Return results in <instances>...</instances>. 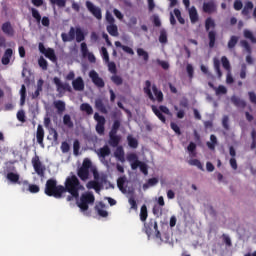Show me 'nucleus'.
<instances>
[{"mask_svg":"<svg viewBox=\"0 0 256 256\" xmlns=\"http://www.w3.org/2000/svg\"><path fill=\"white\" fill-rule=\"evenodd\" d=\"M63 189V193H70L74 199H79V192L83 191L85 187L81 184L77 176L72 175L66 178Z\"/></svg>","mask_w":256,"mask_h":256,"instance_id":"1","label":"nucleus"},{"mask_svg":"<svg viewBox=\"0 0 256 256\" xmlns=\"http://www.w3.org/2000/svg\"><path fill=\"white\" fill-rule=\"evenodd\" d=\"M63 185H57V180L50 178L46 181L44 193L48 197H55V199H61L63 197Z\"/></svg>","mask_w":256,"mask_h":256,"instance_id":"2","label":"nucleus"},{"mask_svg":"<svg viewBox=\"0 0 256 256\" xmlns=\"http://www.w3.org/2000/svg\"><path fill=\"white\" fill-rule=\"evenodd\" d=\"M143 91L145 93V95H147V97L150 99V101H157L158 103H163V92L161 90H159V88H157V85H152V91H151V81L146 80L145 81V86L143 88ZM154 93V95H153ZM156 97V98H155Z\"/></svg>","mask_w":256,"mask_h":256,"instance_id":"3","label":"nucleus"},{"mask_svg":"<svg viewBox=\"0 0 256 256\" xmlns=\"http://www.w3.org/2000/svg\"><path fill=\"white\" fill-rule=\"evenodd\" d=\"M215 27H217V25L215 24V20H213V18L211 17H208L205 20V30L208 33L210 49H213V47H215V42L217 41V32L215 30H211L215 29Z\"/></svg>","mask_w":256,"mask_h":256,"instance_id":"4","label":"nucleus"},{"mask_svg":"<svg viewBox=\"0 0 256 256\" xmlns=\"http://www.w3.org/2000/svg\"><path fill=\"white\" fill-rule=\"evenodd\" d=\"M93 203H95V195L93 192L88 191L80 196L78 207L81 209V211H89V205H93Z\"/></svg>","mask_w":256,"mask_h":256,"instance_id":"5","label":"nucleus"},{"mask_svg":"<svg viewBox=\"0 0 256 256\" xmlns=\"http://www.w3.org/2000/svg\"><path fill=\"white\" fill-rule=\"evenodd\" d=\"M32 166L39 177H45V171H47V168L43 165L39 156H34L32 158Z\"/></svg>","mask_w":256,"mask_h":256,"instance_id":"6","label":"nucleus"},{"mask_svg":"<svg viewBox=\"0 0 256 256\" xmlns=\"http://www.w3.org/2000/svg\"><path fill=\"white\" fill-rule=\"evenodd\" d=\"M30 11L32 13L33 19H35L36 23H41L43 27H49L51 25V20H49V17L44 16L41 18V13H39V10L35 8H30Z\"/></svg>","mask_w":256,"mask_h":256,"instance_id":"7","label":"nucleus"},{"mask_svg":"<svg viewBox=\"0 0 256 256\" xmlns=\"http://www.w3.org/2000/svg\"><path fill=\"white\" fill-rule=\"evenodd\" d=\"M53 83L56 85V91L59 93V95H64L65 91H68V93H71V85L69 83H63L61 82V79L59 77L53 78Z\"/></svg>","mask_w":256,"mask_h":256,"instance_id":"8","label":"nucleus"},{"mask_svg":"<svg viewBox=\"0 0 256 256\" xmlns=\"http://www.w3.org/2000/svg\"><path fill=\"white\" fill-rule=\"evenodd\" d=\"M86 8L89 13H91V15H93V17H95V19H97L98 21H101V19H103V13L101 9L99 8V6L93 4V2L86 1Z\"/></svg>","mask_w":256,"mask_h":256,"instance_id":"9","label":"nucleus"},{"mask_svg":"<svg viewBox=\"0 0 256 256\" xmlns=\"http://www.w3.org/2000/svg\"><path fill=\"white\" fill-rule=\"evenodd\" d=\"M94 119L97 122L96 133H98V135H105V123H106L105 118L96 112L94 114Z\"/></svg>","mask_w":256,"mask_h":256,"instance_id":"10","label":"nucleus"},{"mask_svg":"<svg viewBox=\"0 0 256 256\" xmlns=\"http://www.w3.org/2000/svg\"><path fill=\"white\" fill-rule=\"evenodd\" d=\"M89 77L92 83L99 89H103V87H105V81L103 80V78L99 77V73H97V71L91 70L89 72Z\"/></svg>","mask_w":256,"mask_h":256,"instance_id":"11","label":"nucleus"},{"mask_svg":"<svg viewBox=\"0 0 256 256\" xmlns=\"http://www.w3.org/2000/svg\"><path fill=\"white\" fill-rule=\"evenodd\" d=\"M144 227H145V233L147 235H151L154 229V231L157 232L156 237H161V232H159L158 230L157 221L151 219L148 224L144 223Z\"/></svg>","mask_w":256,"mask_h":256,"instance_id":"12","label":"nucleus"},{"mask_svg":"<svg viewBox=\"0 0 256 256\" xmlns=\"http://www.w3.org/2000/svg\"><path fill=\"white\" fill-rule=\"evenodd\" d=\"M44 139H45V130L43 129V126L39 124L36 130V141L40 145V147H42V149H45V143H43Z\"/></svg>","mask_w":256,"mask_h":256,"instance_id":"13","label":"nucleus"},{"mask_svg":"<svg viewBox=\"0 0 256 256\" xmlns=\"http://www.w3.org/2000/svg\"><path fill=\"white\" fill-rule=\"evenodd\" d=\"M75 35H77V30H75L74 27H71L68 34L67 33L61 34V39L63 43H68L69 41L75 40Z\"/></svg>","mask_w":256,"mask_h":256,"instance_id":"14","label":"nucleus"},{"mask_svg":"<svg viewBox=\"0 0 256 256\" xmlns=\"http://www.w3.org/2000/svg\"><path fill=\"white\" fill-rule=\"evenodd\" d=\"M72 87L74 91H84L85 90V82L81 76H78L76 79L72 81Z\"/></svg>","mask_w":256,"mask_h":256,"instance_id":"15","label":"nucleus"},{"mask_svg":"<svg viewBox=\"0 0 256 256\" xmlns=\"http://www.w3.org/2000/svg\"><path fill=\"white\" fill-rule=\"evenodd\" d=\"M1 29L3 34L7 35V37H13L15 35V29H13V26L9 21L3 23Z\"/></svg>","mask_w":256,"mask_h":256,"instance_id":"16","label":"nucleus"},{"mask_svg":"<svg viewBox=\"0 0 256 256\" xmlns=\"http://www.w3.org/2000/svg\"><path fill=\"white\" fill-rule=\"evenodd\" d=\"M203 11L204 13H215L217 11V5H215V1L210 0L208 2H204Z\"/></svg>","mask_w":256,"mask_h":256,"instance_id":"17","label":"nucleus"},{"mask_svg":"<svg viewBox=\"0 0 256 256\" xmlns=\"http://www.w3.org/2000/svg\"><path fill=\"white\" fill-rule=\"evenodd\" d=\"M253 7H254L253 2L251 1L246 2L241 12L243 17L250 19L251 18L250 14L253 11Z\"/></svg>","mask_w":256,"mask_h":256,"instance_id":"18","label":"nucleus"},{"mask_svg":"<svg viewBox=\"0 0 256 256\" xmlns=\"http://www.w3.org/2000/svg\"><path fill=\"white\" fill-rule=\"evenodd\" d=\"M87 189H94L96 193H101L103 189V184L99 183L97 180H91L86 184Z\"/></svg>","mask_w":256,"mask_h":256,"instance_id":"19","label":"nucleus"},{"mask_svg":"<svg viewBox=\"0 0 256 256\" xmlns=\"http://www.w3.org/2000/svg\"><path fill=\"white\" fill-rule=\"evenodd\" d=\"M96 153L100 159H105L111 155V148H109L108 145H104L102 148L98 149Z\"/></svg>","mask_w":256,"mask_h":256,"instance_id":"20","label":"nucleus"},{"mask_svg":"<svg viewBox=\"0 0 256 256\" xmlns=\"http://www.w3.org/2000/svg\"><path fill=\"white\" fill-rule=\"evenodd\" d=\"M11 57H13V49L8 48L5 50L2 57V65H9V63H11Z\"/></svg>","mask_w":256,"mask_h":256,"instance_id":"21","label":"nucleus"},{"mask_svg":"<svg viewBox=\"0 0 256 256\" xmlns=\"http://www.w3.org/2000/svg\"><path fill=\"white\" fill-rule=\"evenodd\" d=\"M231 102L233 103V105H235V107H238L240 109H245V107H247V102L237 96H232Z\"/></svg>","mask_w":256,"mask_h":256,"instance_id":"22","label":"nucleus"},{"mask_svg":"<svg viewBox=\"0 0 256 256\" xmlns=\"http://www.w3.org/2000/svg\"><path fill=\"white\" fill-rule=\"evenodd\" d=\"M114 157L121 161V163L125 162V150H123V146H117L114 152Z\"/></svg>","mask_w":256,"mask_h":256,"instance_id":"23","label":"nucleus"},{"mask_svg":"<svg viewBox=\"0 0 256 256\" xmlns=\"http://www.w3.org/2000/svg\"><path fill=\"white\" fill-rule=\"evenodd\" d=\"M95 107L97 111H99L100 113H103L104 115H107V113H109L102 99L95 100Z\"/></svg>","mask_w":256,"mask_h":256,"instance_id":"24","label":"nucleus"},{"mask_svg":"<svg viewBox=\"0 0 256 256\" xmlns=\"http://www.w3.org/2000/svg\"><path fill=\"white\" fill-rule=\"evenodd\" d=\"M189 17L192 24H195L197 21H199V13H197V8H195V6H192L189 9Z\"/></svg>","mask_w":256,"mask_h":256,"instance_id":"25","label":"nucleus"},{"mask_svg":"<svg viewBox=\"0 0 256 256\" xmlns=\"http://www.w3.org/2000/svg\"><path fill=\"white\" fill-rule=\"evenodd\" d=\"M22 185H24V187H28V191L30 193H39V191H41V188H39L37 184H29V181L27 180H24Z\"/></svg>","mask_w":256,"mask_h":256,"instance_id":"26","label":"nucleus"},{"mask_svg":"<svg viewBox=\"0 0 256 256\" xmlns=\"http://www.w3.org/2000/svg\"><path fill=\"white\" fill-rule=\"evenodd\" d=\"M105 204L103 202H99L98 205L95 206V209L100 217H108L109 212H107L105 209Z\"/></svg>","mask_w":256,"mask_h":256,"instance_id":"27","label":"nucleus"},{"mask_svg":"<svg viewBox=\"0 0 256 256\" xmlns=\"http://www.w3.org/2000/svg\"><path fill=\"white\" fill-rule=\"evenodd\" d=\"M44 55L47 59L52 61V63H57V55H55V50L53 48H47Z\"/></svg>","mask_w":256,"mask_h":256,"instance_id":"28","label":"nucleus"},{"mask_svg":"<svg viewBox=\"0 0 256 256\" xmlns=\"http://www.w3.org/2000/svg\"><path fill=\"white\" fill-rule=\"evenodd\" d=\"M151 109L154 113V115H156V117L162 122V123H167V118H165V115H163L162 112H160L159 108H157V106L152 105Z\"/></svg>","mask_w":256,"mask_h":256,"instance_id":"29","label":"nucleus"},{"mask_svg":"<svg viewBox=\"0 0 256 256\" xmlns=\"http://www.w3.org/2000/svg\"><path fill=\"white\" fill-rule=\"evenodd\" d=\"M121 143V136H109L108 145L110 147H119V144Z\"/></svg>","mask_w":256,"mask_h":256,"instance_id":"30","label":"nucleus"},{"mask_svg":"<svg viewBox=\"0 0 256 256\" xmlns=\"http://www.w3.org/2000/svg\"><path fill=\"white\" fill-rule=\"evenodd\" d=\"M77 175L81 181H87V179H89V170L80 167L78 169Z\"/></svg>","mask_w":256,"mask_h":256,"instance_id":"31","label":"nucleus"},{"mask_svg":"<svg viewBox=\"0 0 256 256\" xmlns=\"http://www.w3.org/2000/svg\"><path fill=\"white\" fill-rule=\"evenodd\" d=\"M106 29L109 35H111L112 37H119V29L117 28V25L110 24L109 26H107Z\"/></svg>","mask_w":256,"mask_h":256,"instance_id":"32","label":"nucleus"},{"mask_svg":"<svg viewBox=\"0 0 256 256\" xmlns=\"http://www.w3.org/2000/svg\"><path fill=\"white\" fill-rule=\"evenodd\" d=\"M48 139H53L56 145L59 143V133H57V130H55V128H49Z\"/></svg>","mask_w":256,"mask_h":256,"instance_id":"33","label":"nucleus"},{"mask_svg":"<svg viewBox=\"0 0 256 256\" xmlns=\"http://www.w3.org/2000/svg\"><path fill=\"white\" fill-rule=\"evenodd\" d=\"M80 111H83L88 115H93V107H91V104L89 103H82L80 105Z\"/></svg>","mask_w":256,"mask_h":256,"instance_id":"34","label":"nucleus"},{"mask_svg":"<svg viewBox=\"0 0 256 256\" xmlns=\"http://www.w3.org/2000/svg\"><path fill=\"white\" fill-rule=\"evenodd\" d=\"M210 141L211 142H207L206 145L210 151H215V146L217 145V136L214 134L210 135Z\"/></svg>","mask_w":256,"mask_h":256,"instance_id":"35","label":"nucleus"},{"mask_svg":"<svg viewBox=\"0 0 256 256\" xmlns=\"http://www.w3.org/2000/svg\"><path fill=\"white\" fill-rule=\"evenodd\" d=\"M147 217H149V214L147 212V206L142 205V207L140 209V221L145 223V221H147Z\"/></svg>","mask_w":256,"mask_h":256,"instance_id":"36","label":"nucleus"},{"mask_svg":"<svg viewBox=\"0 0 256 256\" xmlns=\"http://www.w3.org/2000/svg\"><path fill=\"white\" fill-rule=\"evenodd\" d=\"M243 35H244V38L249 39L251 43H256V37L255 35H253V32H251V30L245 29L243 31Z\"/></svg>","mask_w":256,"mask_h":256,"instance_id":"37","label":"nucleus"},{"mask_svg":"<svg viewBox=\"0 0 256 256\" xmlns=\"http://www.w3.org/2000/svg\"><path fill=\"white\" fill-rule=\"evenodd\" d=\"M239 43V37L238 36H231L228 41V49H235V46Z\"/></svg>","mask_w":256,"mask_h":256,"instance_id":"38","label":"nucleus"},{"mask_svg":"<svg viewBox=\"0 0 256 256\" xmlns=\"http://www.w3.org/2000/svg\"><path fill=\"white\" fill-rule=\"evenodd\" d=\"M112 83L116 85L117 87L123 85V78L117 74H114L110 77Z\"/></svg>","mask_w":256,"mask_h":256,"instance_id":"39","label":"nucleus"},{"mask_svg":"<svg viewBox=\"0 0 256 256\" xmlns=\"http://www.w3.org/2000/svg\"><path fill=\"white\" fill-rule=\"evenodd\" d=\"M54 107L57 109L58 113H63V111H65V102L62 100L54 101Z\"/></svg>","mask_w":256,"mask_h":256,"instance_id":"40","label":"nucleus"},{"mask_svg":"<svg viewBox=\"0 0 256 256\" xmlns=\"http://www.w3.org/2000/svg\"><path fill=\"white\" fill-rule=\"evenodd\" d=\"M7 179H8V181H11V183L21 184V182H19V174H17V173L9 172L7 174Z\"/></svg>","mask_w":256,"mask_h":256,"instance_id":"41","label":"nucleus"},{"mask_svg":"<svg viewBox=\"0 0 256 256\" xmlns=\"http://www.w3.org/2000/svg\"><path fill=\"white\" fill-rule=\"evenodd\" d=\"M137 55L138 57H142L143 61L145 62L149 61V53L145 51L143 48L137 49Z\"/></svg>","mask_w":256,"mask_h":256,"instance_id":"42","label":"nucleus"},{"mask_svg":"<svg viewBox=\"0 0 256 256\" xmlns=\"http://www.w3.org/2000/svg\"><path fill=\"white\" fill-rule=\"evenodd\" d=\"M128 145L131 149H137L139 147V141L132 136L127 137Z\"/></svg>","mask_w":256,"mask_h":256,"instance_id":"43","label":"nucleus"},{"mask_svg":"<svg viewBox=\"0 0 256 256\" xmlns=\"http://www.w3.org/2000/svg\"><path fill=\"white\" fill-rule=\"evenodd\" d=\"M167 42H168L167 30L161 29L160 36H159V43H162L163 45H165Z\"/></svg>","mask_w":256,"mask_h":256,"instance_id":"44","label":"nucleus"},{"mask_svg":"<svg viewBox=\"0 0 256 256\" xmlns=\"http://www.w3.org/2000/svg\"><path fill=\"white\" fill-rule=\"evenodd\" d=\"M63 124L68 127L69 129H72L73 127V121L71 120V116L69 114H65L63 116Z\"/></svg>","mask_w":256,"mask_h":256,"instance_id":"45","label":"nucleus"},{"mask_svg":"<svg viewBox=\"0 0 256 256\" xmlns=\"http://www.w3.org/2000/svg\"><path fill=\"white\" fill-rule=\"evenodd\" d=\"M214 69L218 77H222L223 73L221 72V61H219L217 58H214Z\"/></svg>","mask_w":256,"mask_h":256,"instance_id":"46","label":"nucleus"},{"mask_svg":"<svg viewBox=\"0 0 256 256\" xmlns=\"http://www.w3.org/2000/svg\"><path fill=\"white\" fill-rule=\"evenodd\" d=\"M76 41L77 43H81V41H85V33L81 28H76Z\"/></svg>","mask_w":256,"mask_h":256,"instance_id":"47","label":"nucleus"},{"mask_svg":"<svg viewBox=\"0 0 256 256\" xmlns=\"http://www.w3.org/2000/svg\"><path fill=\"white\" fill-rule=\"evenodd\" d=\"M240 45H241V47H243V49H245V51L247 52L248 55H251V53H252L251 45L249 44V42L247 40H241Z\"/></svg>","mask_w":256,"mask_h":256,"instance_id":"48","label":"nucleus"},{"mask_svg":"<svg viewBox=\"0 0 256 256\" xmlns=\"http://www.w3.org/2000/svg\"><path fill=\"white\" fill-rule=\"evenodd\" d=\"M189 165H192L194 167H197L200 169V171H204L203 169V164L201 163V161H199V159H192V160H189Z\"/></svg>","mask_w":256,"mask_h":256,"instance_id":"49","label":"nucleus"},{"mask_svg":"<svg viewBox=\"0 0 256 256\" xmlns=\"http://www.w3.org/2000/svg\"><path fill=\"white\" fill-rule=\"evenodd\" d=\"M221 63L226 71H231V63H229V59L226 56H222Z\"/></svg>","mask_w":256,"mask_h":256,"instance_id":"50","label":"nucleus"},{"mask_svg":"<svg viewBox=\"0 0 256 256\" xmlns=\"http://www.w3.org/2000/svg\"><path fill=\"white\" fill-rule=\"evenodd\" d=\"M174 15H175V17L178 19V22H179L181 25H185V19L183 18V16H181V10L175 8V9H174Z\"/></svg>","mask_w":256,"mask_h":256,"instance_id":"51","label":"nucleus"},{"mask_svg":"<svg viewBox=\"0 0 256 256\" xmlns=\"http://www.w3.org/2000/svg\"><path fill=\"white\" fill-rule=\"evenodd\" d=\"M38 65L41 67V69H43V71H47V67H49V63L43 57L39 58Z\"/></svg>","mask_w":256,"mask_h":256,"instance_id":"52","label":"nucleus"},{"mask_svg":"<svg viewBox=\"0 0 256 256\" xmlns=\"http://www.w3.org/2000/svg\"><path fill=\"white\" fill-rule=\"evenodd\" d=\"M186 71H187L188 77L191 81L193 79L194 75H195V69L193 68V65L187 64L186 65Z\"/></svg>","mask_w":256,"mask_h":256,"instance_id":"53","label":"nucleus"},{"mask_svg":"<svg viewBox=\"0 0 256 256\" xmlns=\"http://www.w3.org/2000/svg\"><path fill=\"white\" fill-rule=\"evenodd\" d=\"M52 5H57V7L63 8L67 5V0H50Z\"/></svg>","mask_w":256,"mask_h":256,"instance_id":"54","label":"nucleus"},{"mask_svg":"<svg viewBox=\"0 0 256 256\" xmlns=\"http://www.w3.org/2000/svg\"><path fill=\"white\" fill-rule=\"evenodd\" d=\"M79 149H81V143H79V140H74L73 153L76 157H77V155H79Z\"/></svg>","mask_w":256,"mask_h":256,"instance_id":"55","label":"nucleus"},{"mask_svg":"<svg viewBox=\"0 0 256 256\" xmlns=\"http://www.w3.org/2000/svg\"><path fill=\"white\" fill-rule=\"evenodd\" d=\"M222 241L225 243L226 247H232L233 243L231 242V238L227 234H222Z\"/></svg>","mask_w":256,"mask_h":256,"instance_id":"56","label":"nucleus"},{"mask_svg":"<svg viewBox=\"0 0 256 256\" xmlns=\"http://www.w3.org/2000/svg\"><path fill=\"white\" fill-rule=\"evenodd\" d=\"M216 95H227V88L223 85L218 86L215 89Z\"/></svg>","mask_w":256,"mask_h":256,"instance_id":"57","label":"nucleus"},{"mask_svg":"<svg viewBox=\"0 0 256 256\" xmlns=\"http://www.w3.org/2000/svg\"><path fill=\"white\" fill-rule=\"evenodd\" d=\"M127 181V178L125 177H120L117 180V186L120 189V191H123L124 187H125V182Z\"/></svg>","mask_w":256,"mask_h":256,"instance_id":"58","label":"nucleus"},{"mask_svg":"<svg viewBox=\"0 0 256 256\" xmlns=\"http://www.w3.org/2000/svg\"><path fill=\"white\" fill-rule=\"evenodd\" d=\"M80 47H81L82 56H83V57H87V54L90 53V52H89V48H87V43L82 42L81 45H80Z\"/></svg>","mask_w":256,"mask_h":256,"instance_id":"59","label":"nucleus"},{"mask_svg":"<svg viewBox=\"0 0 256 256\" xmlns=\"http://www.w3.org/2000/svg\"><path fill=\"white\" fill-rule=\"evenodd\" d=\"M91 165H92L91 160L89 158H85L83 160L81 168L89 171V169H91Z\"/></svg>","mask_w":256,"mask_h":256,"instance_id":"60","label":"nucleus"},{"mask_svg":"<svg viewBox=\"0 0 256 256\" xmlns=\"http://www.w3.org/2000/svg\"><path fill=\"white\" fill-rule=\"evenodd\" d=\"M108 71H110V73L117 75V65L115 64V62H110L108 64Z\"/></svg>","mask_w":256,"mask_h":256,"instance_id":"61","label":"nucleus"},{"mask_svg":"<svg viewBox=\"0 0 256 256\" xmlns=\"http://www.w3.org/2000/svg\"><path fill=\"white\" fill-rule=\"evenodd\" d=\"M17 119H18V121H20V123H25V121H27V120L25 119V111L19 110V111L17 112Z\"/></svg>","mask_w":256,"mask_h":256,"instance_id":"62","label":"nucleus"},{"mask_svg":"<svg viewBox=\"0 0 256 256\" xmlns=\"http://www.w3.org/2000/svg\"><path fill=\"white\" fill-rule=\"evenodd\" d=\"M71 150V146L69 145V143L67 142H62L61 144V151L62 153H69V151Z\"/></svg>","mask_w":256,"mask_h":256,"instance_id":"63","label":"nucleus"},{"mask_svg":"<svg viewBox=\"0 0 256 256\" xmlns=\"http://www.w3.org/2000/svg\"><path fill=\"white\" fill-rule=\"evenodd\" d=\"M171 129L176 133V135H181V128L175 122L170 123Z\"/></svg>","mask_w":256,"mask_h":256,"instance_id":"64","label":"nucleus"}]
</instances>
